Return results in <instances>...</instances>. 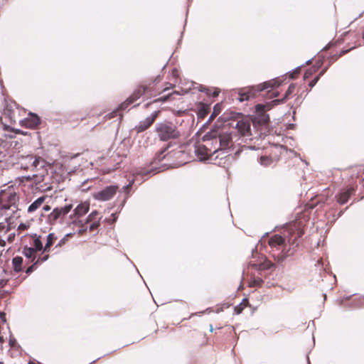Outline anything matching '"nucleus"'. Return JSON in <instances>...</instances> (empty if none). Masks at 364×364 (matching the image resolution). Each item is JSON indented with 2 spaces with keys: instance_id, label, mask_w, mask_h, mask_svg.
I'll list each match as a JSON object with an SVG mask.
<instances>
[{
  "instance_id": "nucleus-1",
  "label": "nucleus",
  "mask_w": 364,
  "mask_h": 364,
  "mask_svg": "<svg viewBox=\"0 0 364 364\" xmlns=\"http://www.w3.org/2000/svg\"><path fill=\"white\" fill-rule=\"evenodd\" d=\"M17 196L15 193H1L0 194V217L5 216V220L8 223L7 225L4 223H0V232H4V234L10 231L11 228L9 225L10 220L14 213L18 210L16 205ZM6 241L2 239V235L0 234V246L4 247Z\"/></svg>"
},
{
  "instance_id": "nucleus-2",
  "label": "nucleus",
  "mask_w": 364,
  "mask_h": 364,
  "mask_svg": "<svg viewBox=\"0 0 364 364\" xmlns=\"http://www.w3.org/2000/svg\"><path fill=\"white\" fill-rule=\"evenodd\" d=\"M287 244L289 247L287 248V245L284 246V250L279 253L274 259L277 262H284L287 257L293 255L296 250V247L300 243V237L304 235L303 225L301 221H294L291 223L287 228Z\"/></svg>"
},
{
  "instance_id": "nucleus-3",
  "label": "nucleus",
  "mask_w": 364,
  "mask_h": 364,
  "mask_svg": "<svg viewBox=\"0 0 364 364\" xmlns=\"http://www.w3.org/2000/svg\"><path fill=\"white\" fill-rule=\"evenodd\" d=\"M156 93V92L155 89L154 81L143 82L134 90L133 93L129 98H127L126 101L120 105V108L127 109L129 105L136 102L141 96L145 95L146 97L150 98L153 96H155Z\"/></svg>"
},
{
  "instance_id": "nucleus-4",
  "label": "nucleus",
  "mask_w": 364,
  "mask_h": 364,
  "mask_svg": "<svg viewBox=\"0 0 364 364\" xmlns=\"http://www.w3.org/2000/svg\"><path fill=\"white\" fill-rule=\"evenodd\" d=\"M280 83L277 80H271L263 83L259 84L256 86L245 87L239 92L238 100L240 102L249 100L257 96L258 93L268 88H273L279 87Z\"/></svg>"
},
{
  "instance_id": "nucleus-5",
  "label": "nucleus",
  "mask_w": 364,
  "mask_h": 364,
  "mask_svg": "<svg viewBox=\"0 0 364 364\" xmlns=\"http://www.w3.org/2000/svg\"><path fill=\"white\" fill-rule=\"evenodd\" d=\"M155 132L159 139L163 141L176 139L181 136L176 126L171 122L168 121L156 124Z\"/></svg>"
},
{
  "instance_id": "nucleus-6",
  "label": "nucleus",
  "mask_w": 364,
  "mask_h": 364,
  "mask_svg": "<svg viewBox=\"0 0 364 364\" xmlns=\"http://www.w3.org/2000/svg\"><path fill=\"white\" fill-rule=\"evenodd\" d=\"M26 114V109L21 108L16 102H6L4 109V116L11 124L18 122L21 124Z\"/></svg>"
},
{
  "instance_id": "nucleus-7",
  "label": "nucleus",
  "mask_w": 364,
  "mask_h": 364,
  "mask_svg": "<svg viewBox=\"0 0 364 364\" xmlns=\"http://www.w3.org/2000/svg\"><path fill=\"white\" fill-rule=\"evenodd\" d=\"M201 143L203 144V147L201 149H207L212 156L220 151L217 141V130L213 129L206 133L203 136Z\"/></svg>"
},
{
  "instance_id": "nucleus-8",
  "label": "nucleus",
  "mask_w": 364,
  "mask_h": 364,
  "mask_svg": "<svg viewBox=\"0 0 364 364\" xmlns=\"http://www.w3.org/2000/svg\"><path fill=\"white\" fill-rule=\"evenodd\" d=\"M233 136H235V134L232 132L223 130L218 132L217 130V141L220 151L226 150L233 145Z\"/></svg>"
},
{
  "instance_id": "nucleus-9",
  "label": "nucleus",
  "mask_w": 364,
  "mask_h": 364,
  "mask_svg": "<svg viewBox=\"0 0 364 364\" xmlns=\"http://www.w3.org/2000/svg\"><path fill=\"white\" fill-rule=\"evenodd\" d=\"M119 190L118 186H109L93 194V198L99 201L111 200Z\"/></svg>"
},
{
  "instance_id": "nucleus-10",
  "label": "nucleus",
  "mask_w": 364,
  "mask_h": 364,
  "mask_svg": "<svg viewBox=\"0 0 364 364\" xmlns=\"http://www.w3.org/2000/svg\"><path fill=\"white\" fill-rule=\"evenodd\" d=\"M73 208L71 204L66 205L64 207H58L53 209L51 213L48 215V220L50 223H55L59 218L64 217Z\"/></svg>"
},
{
  "instance_id": "nucleus-11",
  "label": "nucleus",
  "mask_w": 364,
  "mask_h": 364,
  "mask_svg": "<svg viewBox=\"0 0 364 364\" xmlns=\"http://www.w3.org/2000/svg\"><path fill=\"white\" fill-rule=\"evenodd\" d=\"M160 111H156L151 116L146 118L144 120L141 121L138 125L134 127L136 133H141L149 129L158 117Z\"/></svg>"
},
{
  "instance_id": "nucleus-12",
  "label": "nucleus",
  "mask_w": 364,
  "mask_h": 364,
  "mask_svg": "<svg viewBox=\"0 0 364 364\" xmlns=\"http://www.w3.org/2000/svg\"><path fill=\"white\" fill-rule=\"evenodd\" d=\"M40 123V118L36 114L30 113L27 117H23L20 125L21 127L32 129L36 127Z\"/></svg>"
},
{
  "instance_id": "nucleus-13",
  "label": "nucleus",
  "mask_w": 364,
  "mask_h": 364,
  "mask_svg": "<svg viewBox=\"0 0 364 364\" xmlns=\"http://www.w3.org/2000/svg\"><path fill=\"white\" fill-rule=\"evenodd\" d=\"M355 191L353 186L347 187L342 190L341 193L336 196L337 202L341 205L345 204L348 202L350 196L355 193Z\"/></svg>"
},
{
  "instance_id": "nucleus-14",
  "label": "nucleus",
  "mask_w": 364,
  "mask_h": 364,
  "mask_svg": "<svg viewBox=\"0 0 364 364\" xmlns=\"http://www.w3.org/2000/svg\"><path fill=\"white\" fill-rule=\"evenodd\" d=\"M235 129L241 136H248L250 132V123L248 120H240L236 123Z\"/></svg>"
},
{
  "instance_id": "nucleus-15",
  "label": "nucleus",
  "mask_w": 364,
  "mask_h": 364,
  "mask_svg": "<svg viewBox=\"0 0 364 364\" xmlns=\"http://www.w3.org/2000/svg\"><path fill=\"white\" fill-rule=\"evenodd\" d=\"M203 147V144L201 142L197 143L194 146V152L196 156L200 161H205L209 159L212 155L207 149H200Z\"/></svg>"
},
{
  "instance_id": "nucleus-16",
  "label": "nucleus",
  "mask_w": 364,
  "mask_h": 364,
  "mask_svg": "<svg viewBox=\"0 0 364 364\" xmlns=\"http://www.w3.org/2000/svg\"><path fill=\"white\" fill-rule=\"evenodd\" d=\"M39 163L38 159L33 155H28L22 158L21 162V168L28 169L30 167H36Z\"/></svg>"
},
{
  "instance_id": "nucleus-17",
  "label": "nucleus",
  "mask_w": 364,
  "mask_h": 364,
  "mask_svg": "<svg viewBox=\"0 0 364 364\" xmlns=\"http://www.w3.org/2000/svg\"><path fill=\"white\" fill-rule=\"evenodd\" d=\"M296 88V85L294 83H291L289 86L287 90L286 91L284 97L282 99H277V100H273L271 102V104H272L273 105H277L279 104L283 103L284 102L286 101V100L289 99L293 93L295 92Z\"/></svg>"
},
{
  "instance_id": "nucleus-18",
  "label": "nucleus",
  "mask_w": 364,
  "mask_h": 364,
  "mask_svg": "<svg viewBox=\"0 0 364 364\" xmlns=\"http://www.w3.org/2000/svg\"><path fill=\"white\" fill-rule=\"evenodd\" d=\"M284 239L279 235H272L269 241L268 244L272 248H276L277 250L284 244Z\"/></svg>"
},
{
  "instance_id": "nucleus-19",
  "label": "nucleus",
  "mask_w": 364,
  "mask_h": 364,
  "mask_svg": "<svg viewBox=\"0 0 364 364\" xmlns=\"http://www.w3.org/2000/svg\"><path fill=\"white\" fill-rule=\"evenodd\" d=\"M57 236L55 235V233H50L47 236L46 239V243L43 247V251L41 253V256H43L45 255H47L48 252H50V247L54 244V242L57 240Z\"/></svg>"
},
{
  "instance_id": "nucleus-20",
  "label": "nucleus",
  "mask_w": 364,
  "mask_h": 364,
  "mask_svg": "<svg viewBox=\"0 0 364 364\" xmlns=\"http://www.w3.org/2000/svg\"><path fill=\"white\" fill-rule=\"evenodd\" d=\"M89 208L90 205L88 203H80L74 210V215L77 218L81 217L88 212Z\"/></svg>"
},
{
  "instance_id": "nucleus-21",
  "label": "nucleus",
  "mask_w": 364,
  "mask_h": 364,
  "mask_svg": "<svg viewBox=\"0 0 364 364\" xmlns=\"http://www.w3.org/2000/svg\"><path fill=\"white\" fill-rule=\"evenodd\" d=\"M49 257V255H45L43 256L39 255L36 261L33 262V264L28 267L26 271L27 274L31 273L36 268V266L46 261Z\"/></svg>"
},
{
  "instance_id": "nucleus-22",
  "label": "nucleus",
  "mask_w": 364,
  "mask_h": 364,
  "mask_svg": "<svg viewBox=\"0 0 364 364\" xmlns=\"http://www.w3.org/2000/svg\"><path fill=\"white\" fill-rule=\"evenodd\" d=\"M36 251L33 247H24L23 249V255L28 259H31V262L36 261Z\"/></svg>"
},
{
  "instance_id": "nucleus-23",
  "label": "nucleus",
  "mask_w": 364,
  "mask_h": 364,
  "mask_svg": "<svg viewBox=\"0 0 364 364\" xmlns=\"http://www.w3.org/2000/svg\"><path fill=\"white\" fill-rule=\"evenodd\" d=\"M46 200V196H41L33 202L28 208V213H33L39 208Z\"/></svg>"
},
{
  "instance_id": "nucleus-24",
  "label": "nucleus",
  "mask_w": 364,
  "mask_h": 364,
  "mask_svg": "<svg viewBox=\"0 0 364 364\" xmlns=\"http://www.w3.org/2000/svg\"><path fill=\"white\" fill-rule=\"evenodd\" d=\"M210 110V108L209 105L204 103H200L198 111V117L200 119H204L209 113Z\"/></svg>"
},
{
  "instance_id": "nucleus-25",
  "label": "nucleus",
  "mask_w": 364,
  "mask_h": 364,
  "mask_svg": "<svg viewBox=\"0 0 364 364\" xmlns=\"http://www.w3.org/2000/svg\"><path fill=\"white\" fill-rule=\"evenodd\" d=\"M32 237L33 239V243H31V247H33V249H35L36 252H39L41 250L43 251L44 247L43 246V243L41 240V236H37L36 235H34L33 236H32Z\"/></svg>"
},
{
  "instance_id": "nucleus-26",
  "label": "nucleus",
  "mask_w": 364,
  "mask_h": 364,
  "mask_svg": "<svg viewBox=\"0 0 364 364\" xmlns=\"http://www.w3.org/2000/svg\"><path fill=\"white\" fill-rule=\"evenodd\" d=\"M248 305H249L248 299H243L242 302L239 305L235 306V308H234L235 314H237V315L240 314L242 312V311L245 309V308H246Z\"/></svg>"
},
{
  "instance_id": "nucleus-27",
  "label": "nucleus",
  "mask_w": 364,
  "mask_h": 364,
  "mask_svg": "<svg viewBox=\"0 0 364 364\" xmlns=\"http://www.w3.org/2000/svg\"><path fill=\"white\" fill-rule=\"evenodd\" d=\"M13 264H14V270L17 272L21 271V266H22V264H23V259L22 257H15L14 259H13Z\"/></svg>"
},
{
  "instance_id": "nucleus-28",
  "label": "nucleus",
  "mask_w": 364,
  "mask_h": 364,
  "mask_svg": "<svg viewBox=\"0 0 364 364\" xmlns=\"http://www.w3.org/2000/svg\"><path fill=\"white\" fill-rule=\"evenodd\" d=\"M222 110V105L220 103L216 104L214 107L213 112L209 118L208 122H212L221 112Z\"/></svg>"
},
{
  "instance_id": "nucleus-29",
  "label": "nucleus",
  "mask_w": 364,
  "mask_h": 364,
  "mask_svg": "<svg viewBox=\"0 0 364 364\" xmlns=\"http://www.w3.org/2000/svg\"><path fill=\"white\" fill-rule=\"evenodd\" d=\"M271 107H272L269 103H267V105L258 104L255 106V109L257 112L262 113L267 109H270Z\"/></svg>"
},
{
  "instance_id": "nucleus-30",
  "label": "nucleus",
  "mask_w": 364,
  "mask_h": 364,
  "mask_svg": "<svg viewBox=\"0 0 364 364\" xmlns=\"http://www.w3.org/2000/svg\"><path fill=\"white\" fill-rule=\"evenodd\" d=\"M99 213L97 210L92 211L87 217V223L97 221L100 218H98Z\"/></svg>"
},
{
  "instance_id": "nucleus-31",
  "label": "nucleus",
  "mask_w": 364,
  "mask_h": 364,
  "mask_svg": "<svg viewBox=\"0 0 364 364\" xmlns=\"http://www.w3.org/2000/svg\"><path fill=\"white\" fill-rule=\"evenodd\" d=\"M26 179L27 180H34L35 183H41V181H43V176H38V175H33L32 177L31 176H28L26 177Z\"/></svg>"
},
{
  "instance_id": "nucleus-32",
  "label": "nucleus",
  "mask_w": 364,
  "mask_h": 364,
  "mask_svg": "<svg viewBox=\"0 0 364 364\" xmlns=\"http://www.w3.org/2000/svg\"><path fill=\"white\" fill-rule=\"evenodd\" d=\"M325 70H322L318 76H316L314 80H312L309 83V86L310 89H311L318 81L320 77L324 73Z\"/></svg>"
},
{
  "instance_id": "nucleus-33",
  "label": "nucleus",
  "mask_w": 364,
  "mask_h": 364,
  "mask_svg": "<svg viewBox=\"0 0 364 364\" xmlns=\"http://www.w3.org/2000/svg\"><path fill=\"white\" fill-rule=\"evenodd\" d=\"M122 109H121V108H120V105H119V107H118L117 109H115V110L112 111V112H110L109 114H108L105 115V118L106 119H112V118H114V117H115L117 116V112H118L119 110H122Z\"/></svg>"
},
{
  "instance_id": "nucleus-34",
  "label": "nucleus",
  "mask_w": 364,
  "mask_h": 364,
  "mask_svg": "<svg viewBox=\"0 0 364 364\" xmlns=\"http://www.w3.org/2000/svg\"><path fill=\"white\" fill-rule=\"evenodd\" d=\"M100 218H99L97 221L92 222V223L90 225V228H89V230L90 232L94 231L100 226Z\"/></svg>"
},
{
  "instance_id": "nucleus-35",
  "label": "nucleus",
  "mask_w": 364,
  "mask_h": 364,
  "mask_svg": "<svg viewBox=\"0 0 364 364\" xmlns=\"http://www.w3.org/2000/svg\"><path fill=\"white\" fill-rule=\"evenodd\" d=\"M172 95V94H168L164 97H159L158 99H156V100H154V102H166L167 101L169 97Z\"/></svg>"
},
{
  "instance_id": "nucleus-36",
  "label": "nucleus",
  "mask_w": 364,
  "mask_h": 364,
  "mask_svg": "<svg viewBox=\"0 0 364 364\" xmlns=\"http://www.w3.org/2000/svg\"><path fill=\"white\" fill-rule=\"evenodd\" d=\"M29 228V225L25 223H21L18 227V230L21 232L23 230H27Z\"/></svg>"
},
{
  "instance_id": "nucleus-37",
  "label": "nucleus",
  "mask_w": 364,
  "mask_h": 364,
  "mask_svg": "<svg viewBox=\"0 0 364 364\" xmlns=\"http://www.w3.org/2000/svg\"><path fill=\"white\" fill-rule=\"evenodd\" d=\"M260 161L261 164L267 165L270 161V159L267 156H261Z\"/></svg>"
},
{
  "instance_id": "nucleus-38",
  "label": "nucleus",
  "mask_w": 364,
  "mask_h": 364,
  "mask_svg": "<svg viewBox=\"0 0 364 364\" xmlns=\"http://www.w3.org/2000/svg\"><path fill=\"white\" fill-rule=\"evenodd\" d=\"M14 239H15V233H11L9 235V236L7 237V241L9 242V243H11L14 241Z\"/></svg>"
},
{
  "instance_id": "nucleus-39",
  "label": "nucleus",
  "mask_w": 364,
  "mask_h": 364,
  "mask_svg": "<svg viewBox=\"0 0 364 364\" xmlns=\"http://www.w3.org/2000/svg\"><path fill=\"white\" fill-rule=\"evenodd\" d=\"M313 73V71L311 70H307L304 75V80H306L309 78Z\"/></svg>"
},
{
  "instance_id": "nucleus-40",
  "label": "nucleus",
  "mask_w": 364,
  "mask_h": 364,
  "mask_svg": "<svg viewBox=\"0 0 364 364\" xmlns=\"http://www.w3.org/2000/svg\"><path fill=\"white\" fill-rule=\"evenodd\" d=\"M316 199L317 200V203H324L326 200V198H323V197L316 196Z\"/></svg>"
},
{
  "instance_id": "nucleus-41",
  "label": "nucleus",
  "mask_w": 364,
  "mask_h": 364,
  "mask_svg": "<svg viewBox=\"0 0 364 364\" xmlns=\"http://www.w3.org/2000/svg\"><path fill=\"white\" fill-rule=\"evenodd\" d=\"M4 343V338L2 336H0V350H2Z\"/></svg>"
},
{
  "instance_id": "nucleus-42",
  "label": "nucleus",
  "mask_w": 364,
  "mask_h": 364,
  "mask_svg": "<svg viewBox=\"0 0 364 364\" xmlns=\"http://www.w3.org/2000/svg\"><path fill=\"white\" fill-rule=\"evenodd\" d=\"M299 73V71H296L294 73H292L291 75H290V77L292 78V79H294L296 77V75Z\"/></svg>"
},
{
  "instance_id": "nucleus-43",
  "label": "nucleus",
  "mask_w": 364,
  "mask_h": 364,
  "mask_svg": "<svg viewBox=\"0 0 364 364\" xmlns=\"http://www.w3.org/2000/svg\"><path fill=\"white\" fill-rule=\"evenodd\" d=\"M7 279H1L0 280V285H1L2 287H4V285L6 284L7 283Z\"/></svg>"
},
{
  "instance_id": "nucleus-44",
  "label": "nucleus",
  "mask_w": 364,
  "mask_h": 364,
  "mask_svg": "<svg viewBox=\"0 0 364 364\" xmlns=\"http://www.w3.org/2000/svg\"><path fill=\"white\" fill-rule=\"evenodd\" d=\"M65 243V239H62L58 244L56 245V247H61Z\"/></svg>"
},
{
  "instance_id": "nucleus-45",
  "label": "nucleus",
  "mask_w": 364,
  "mask_h": 364,
  "mask_svg": "<svg viewBox=\"0 0 364 364\" xmlns=\"http://www.w3.org/2000/svg\"><path fill=\"white\" fill-rule=\"evenodd\" d=\"M278 92H273L271 95H270V97H275L277 96H278Z\"/></svg>"
},
{
  "instance_id": "nucleus-46",
  "label": "nucleus",
  "mask_w": 364,
  "mask_h": 364,
  "mask_svg": "<svg viewBox=\"0 0 364 364\" xmlns=\"http://www.w3.org/2000/svg\"><path fill=\"white\" fill-rule=\"evenodd\" d=\"M43 210H44L45 211H48V210H50V205H46L43 207Z\"/></svg>"
},
{
  "instance_id": "nucleus-47",
  "label": "nucleus",
  "mask_w": 364,
  "mask_h": 364,
  "mask_svg": "<svg viewBox=\"0 0 364 364\" xmlns=\"http://www.w3.org/2000/svg\"><path fill=\"white\" fill-rule=\"evenodd\" d=\"M219 95V91H214L212 94L213 97H217Z\"/></svg>"
},
{
  "instance_id": "nucleus-48",
  "label": "nucleus",
  "mask_w": 364,
  "mask_h": 364,
  "mask_svg": "<svg viewBox=\"0 0 364 364\" xmlns=\"http://www.w3.org/2000/svg\"><path fill=\"white\" fill-rule=\"evenodd\" d=\"M28 364H40L38 362H36V361H30L28 363Z\"/></svg>"
},
{
  "instance_id": "nucleus-49",
  "label": "nucleus",
  "mask_w": 364,
  "mask_h": 364,
  "mask_svg": "<svg viewBox=\"0 0 364 364\" xmlns=\"http://www.w3.org/2000/svg\"><path fill=\"white\" fill-rule=\"evenodd\" d=\"M301 88V87H298L296 95H299V92H300Z\"/></svg>"
},
{
  "instance_id": "nucleus-50",
  "label": "nucleus",
  "mask_w": 364,
  "mask_h": 364,
  "mask_svg": "<svg viewBox=\"0 0 364 364\" xmlns=\"http://www.w3.org/2000/svg\"><path fill=\"white\" fill-rule=\"evenodd\" d=\"M348 52V50L342 51L341 55L345 54Z\"/></svg>"
},
{
  "instance_id": "nucleus-51",
  "label": "nucleus",
  "mask_w": 364,
  "mask_h": 364,
  "mask_svg": "<svg viewBox=\"0 0 364 364\" xmlns=\"http://www.w3.org/2000/svg\"><path fill=\"white\" fill-rule=\"evenodd\" d=\"M262 281L261 279H259V281H257V282L259 284H260L262 283Z\"/></svg>"
},
{
  "instance_id": "nucleus-52",
  "label": "nucleus",
  "mask_w": 364,
  "mask_h": 364,
  "mask_svg": "<svg viewBox=\"0 0 364 364\" xmlns=\"http://www.w3.org/2000/svg\"><path fill=\"white\" fill-rule=\"evenodd\" d=\"M304 92V90H303L302 92H301L299 93V96H300V97H301V96H302V93H303Z\"/></svg>"
},
{
  "instance_id": "nucleus-53",
  "label": "nucleus",
  "mask_w": 364,
  "mask_h": 364,
  "mask_svg": "<svg viewBox=\"0 0 364 364\" xmlns=\"http://www.w3.org/2000/svg\"><path fill=\"white\" fill-rule=\"evenodd\" d=\"M167 90H168V87L164 88V89L163 90V91H164V92H165V91H166Z\"/></svg>"
},
{
  "instance_id": "nucleus-54",
  "label": "nucleus",
  "mask_w": 364,
  "mask_h": 364,
  "mask_svg": "<svg viewBox=\"0 0 364 364\" xmlns=\"http://www.w3.org/2000/svg\"><path fill=\"white\" fill-rule=\"evenodd\" d=\"M0 234L3 236L4 232H0Z\"/></svg>"
},
{
  "instance_id": "nucleus-55",
  "label": "nucleus",
  "mask_w": 364,
  "mask_h": 364,
  "mask_svg": "<svg viewBox=\"0 0 364 364\" xmlns=\"http://www.w3.org/2000/svg\"><path fill=\"white\" fill-rule=\"evenodd\" d=\"M1 120H2V118L0 117V122H1Z\"/></svg>"
},
{
  "instance_id": "nucleus-56",
  "label": "nucleus",
  "mask_w": 364,
  "mask_h": 364,
  "mask_svg": "<svg viewBox=\"0 0 364 364\" xmlns=\"http://www.w3.org/2000/svg\"><path fill=\"white\" fill-rule=\"evenodd\" d=\"M0 364H4V363H2V362H0Z\"/></svg>"
}]
</instances>
